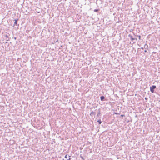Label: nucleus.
Instances as JSON below:
<instances>
[{
	"label": "nucleus",
	"instance_id": "nucleus-1",
	"mask_svg": "<svg viewBox=\"0 0 160 160\" xmlns=\"http://www.w3.org/2000/svg\"><path fill=\"white\" fill-rule=\"evenodd\" d=\"M156 88V86L155 85L152 86L150 87V90L152 93H153L154 92V89Z\"/></svg>",
	"mask_w": 160,
	"mask_h": 160
},
{
	"label": "nucleus",
	"instance_id": "nucleus-2",
	"mask_svg": "<svg viewBox=\"0 0 160 160\" xmlns=\"http://www.w3.org/2000/svg\"><path fill=\"white\" fill-rule=\"evenodd\" d=\"M128 36L130 37L131 40L132 41L134 40H137V38H133L131 34L129 35Z\"/></svg>",
	"mask_w": 160,
	"mask_h": 160
},
{
	"label": "nucleus",
	"instance_id": "nucleus-3",
	"mask_svg": "<svg viewBox=\"0 0 160 160\" xmlns=\"http://www.w3.org/2000/svg\"><path fill=\"white\" fill-rule=\"evenodd\" d=\"M105 98L103 96H102L101 97L100 99L101 101H103L104 99Z\"/></svg>",
	"mask_w": 160,
	"mask_h": 160
},
{
	"label": "nucleus",
	"instance_id": "nucleus-4",
	"mask_svg": "<svg viewBox=\"0 0 160 160\" xmlns=\"http://www.w3.org/2000/svg\"><path fill=\"white\" fill-rule=\"evenodd\" d=\"M98 122H99V124H100L101 123V121L100 119L98 120Z\"/></svg>",
	"mask_w": 160,
	"mask_h": 160
},
{
	"label": "nucleus",
	"instance_id": "nucleus-5",
	"mask_svg": "<svg viewBox=\"0 0 160 160\" xmlns=\"http://www.w3.org/2000/svg\"><path fill=\"white\" fill-rule=\"evenodd\" d=\"M15 22H14V24L15 25H17V20H15Z\"/></svg>",
	"mask_w": 160,
	"mask_h": 160
},
{
	"label": "nucleus",
	"instance_id": "nucleus-6",
	"mask_svg": "<svg viewBox=\"0 0 160 160\" xmlns=\"http://www.w3.org/2000/svg\"><path fill=\"white\" fill-rule=\"evenodd\" d=\"M99 10H98V9H94V11L95 12H97V11H99Z\"/></svg>",
	"mask_w": 160,
	"mask_h": 160
},
{
	"label": "nucleus",
	"instance_id": "nucleus-7",
	"mask_svg": "<svg viewBox=\"0 0 160 160\" xmlns=\"http://www.w3.org/2000/svg\"><path fill=\"white\" fill-rule=\"evenodd\" d=\"M65 158H68V155H66L65 156Z\"/></svg>",
	"mask_w": 160,
	"mask_h": 160
},
{
	"label": "nucleus",
	"instance_id": "nucleus-8",
	"mask_svg": "<svg viewBox=\"0 0 160 160\" xmlns=\"http://www.w3.org/2000/svg\"><path fill=\"white\" fill-rule=\"evenodd\" d=\"M138 36V37L139 40H140L141 39V36H140L139 35V36Z\"/></svg>",
	"mask_w": 160,
	"mask_h": 160
},
{
	"label": "nucleus",
	"instance_id": "nucleus-9",
	"mask_svg": "<svg viewBox=\"0 0 160 160\" xmlns=\"http://www.w3.org/2000/svg\"><path fill=\"white\" fill-rule=\"evenodd\" d=\"M124 116V115H121V117H123V116Z\"/></svg>",
	"mask_w": 160,
	"mask_h": 160
},
{
	"label": "nucleus",
	"instance_id": "nucleus-10",
	"mask_svg": "<svg viewBox=\"0 0 160 160\" xmlns=\"http://www.w3.org/2000/svg\"><path fill=\"white\" fill-rule=\"evenodd\" d=\"M67 160H70V158H69V159H67Z\"/></svg>",
	"mask_w": 160,
	"mask_h": 160
},
{
	"label": "nucleus",
	"instance_id": "nucleus-11",
	"mask_svg": "<svg viewBox=\"0 0 160 160\" xmlns=\"http://www.w3.org/2000/svg\"><path fill=\"white\" fill-rule=\"evenodd\" d=\"M115 114H118V113H116V112H115Z\"/></svg>",
	"mask_w": 160,
	"mask_h": 160
},
{
	"label": "nucleus",
	"instance_id": "nucleus-12",
	"mask_svg": "<svg viewBox=\"0 0 160 160\" xmlns=\"http://www.w3.org/2000/svg\"><path fill=\"white\" fill-rule=\"evenodd\" d=\"M144 52H147V50H145L144 51Z\"/></svg>",
	"mask_w": 160,
	"mask_h": 160
}]
</instances>
